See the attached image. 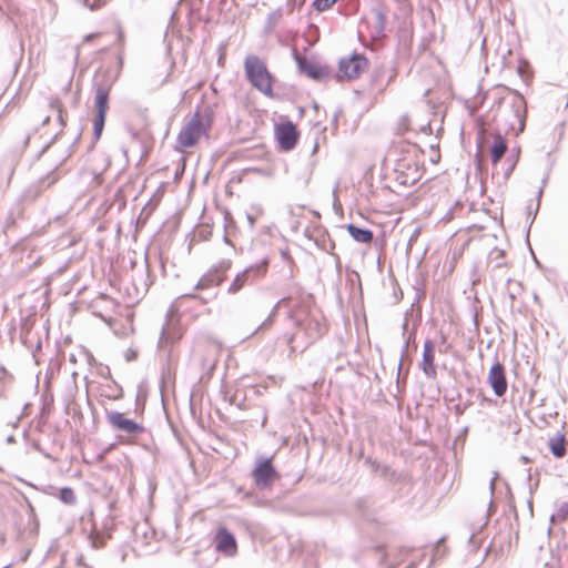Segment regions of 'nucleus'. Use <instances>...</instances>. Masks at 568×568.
<instances>
[{
  "instance_id": "obj_25",
  "label": "nucleus",
  "mask_w": 568,
  "mask_h": 568,
  "mask_svg": "<svg viewBox=\"0 0 568 568\" xmlns=\"http://www.w3.org/2000/svg\"><path fill=\"white\" fill-rule=\"evenodd\" d=\"M519 156H520V148L519 146L513 148L510 150L509 155L507 156V160H506L508 163V168L504 172L505 180L509 179V176L514 172V170L519 161Z\"/></svg>"
},
{
  "instance_id": "obj_59",
  "label": "nucleus",
  "mask_w": 568,
  "mask_h": 568,
  "mask_svg": "<svg viewBox=\"0 0 568 568\" xmlns=\"http://www.w3.org/2000/svg\"><path fill=\"white\" fill-rule=\"evenodd\" d=\"M498 473L495 471L494 473V477L490 479V483H489V490H490V494L494 495V491H495V480L497 479L498 477Z\"/></svg>"
},
{
  "instance_id": "obj_5",
  "label": "nucleus",
  "mask_w": 568,
  "mask_h": 568,
  "mask_svg": "<svg viewBox=\"0 0 568 568\" xmlns=\"http://www.w3.org/2000/svg\"><path fill=\"white\" fill-rule=\"evenodd\" d=\"M250 477L258 490L264 491L272 488L282 477L274 465V455H257L250 471Z\"/></svg>"
},
{
  "instance_id": "obj_10",
  "label": "nucleus",
  "mask_w": 568,
  "mask_h": 568,
  "mask_svg": "<svg viewBox=\"0 0 568 568\" xmlns=\"http://www.w3.org/2000/svg\"><path fill=\"white\" fill-rule=\"evenodd\" d=\"M274 138L278 151L290 152L300 140V131L291 120H285L274 124Z\"/></svg>"
},
{
  "instance_id": "obj_13",
  "label": "nucleus",
  "mask_w": 568,
  "mask_h": 568,
  "mask_svg": "<svg viewBox=\"0 0 568 568\" xmlns=\"http://www.w3.org/2000/svg\"><path fill=\"white\" fill-rule=\"evenodd\" d=\"M487 384L491 387L494 395L497 397H503L507 393L508 381L506 377V369L504 364L497 358L488 371Z\"/></svg>"
},
{
  "instance_id": "obj_57",
  "label": "nucleus",
  "mask_w": 568,
  "mask_h": 568,
  "mask_svg": "<svg viewBox=\"0 0 568 568\" xmlns=\"http://www.w3.org/2000/svg\"><path fill=\"white\" fill-rule=\"evenodd\" d=\"M283 301H285V298L280 300V301H278V302L273 306L272 311H271V312H270V314H268L270 316H272V317H274V318L276 317V315H277V313H278L280 304H281Z\"/></svg>"
},
{
  "instance_id": "obj_31",
  "label": "nucleus",
  "mask_w": 568,
  "mask_h": 568,
  "mask_svg": "<svg viewBox=\"0 0 568 568\" xmlns=\"http://www.w3.org/2000/svg\"><path fill=\"white\" fill-rule=\"evenodd\" d=\"M42 399H43V405L40 409V418L43 422H47L49 418V415H50V409H51V405L53 403V397L51 396L49 402H44V395H42Z\"/></svg>"
},
{
  "instance_id": "obj_8",
  "label": "nucleus",
  "mask_w": 568,
  "mask_h": 568,
  "mask_svg": "<svg viewBox=\"0 0 568 568\" xmlns=\"http://www.w3.org/2000/svg\"><path fill=\"white\" fill-rule=\"evenodd\" d=\"M233 262L231 258H222L213 264L194 285V291H205L220 286L226 278Z\"/></svg>"
},
{
  "instance_id": "obj_45",
  "label": "nucleus",
  "mask_w": 568,
  "mask_h": 568,
  "mask_svg": "<svg viewBox=\"0 0 568 568\" xmlns=\"http://www.w3.org/2000/svg\"><path fill=\"white\" fill-rule=\"evenodd\" d=\"M280 254H281V257H282L285 262H287V263H290V264H292V263H293V258H292L291 253H290V250H288L287 247L281 248V250H280Z\"/></svg>"
},
{
  "instance_id": "obj_64",
  "label": "nucleus",
  "mask_w": 568,
  "mask_h": 568,
  "mask_svg": "<svg viewBox=\"0 0 568 568\" xmlns=\"http://www.w3.org/2000/svg\"><path fill=\"white\" fill-rule=\"evenodd\" d=\"M116 37H118V41L120 43H123V41H124V32H123V30L121 28L118 29Z\"/></svg>"
},
{
  "instance_id": "obj_24",
  "label": "nucleus",
  "mask_w": 568,
  "mask_h": 568,
  "mask_svg": "<svg viewBox=\"0 0 568 568\" xmlns=\"http://www.w3.org/2000/svg\"><path fill=\"white\" fill-rule=\"evenodd\" d=\"M23 219H24V207H23L21 201H18L16 204H13L11 206V209L9 210V212L7 214L6 223H4V231L6 232L11 231L12 229H14L17 226L18 221L23 220Z\"/></svg>"
},
{
  "instance_id": "obj_21",
  "label": "nucleus",
  "mask_w": 568,
  "mask_h": 568,
  "mask_svg": "<svg viewBox=\"0 0 568 568\" xmlns=\"http://www.w3.org/2000/svg\"><path fill=\"white\" fill-rule=\"evenodd\" d=\"M547 446L550 454L555 458L559 459L565 457L568 449V440L566 434L562 432H557L548 439Z\"/></svg>"
},
{
  "instance_id": "obj_38",
  "label": "nucleus",
  "mask_w": 568,
  "mask_h": 568,
  "mask_svg": "<svg viewBox=\"0 0 568 568\" xmlns=\"http://www.w3.org/2000/svg\"><path fill=\"white\" fill-rule=\"evenodd\" d=\"M49 106L51 110L59 112V110H65L61 100L59 98H52L50 100Z\"/></svg>"
},
{
  "instance_id": "obj_28",
  "label": "nucleus",
  "mask_w": 568,
  "mask_h": 568,
  "mask_svg": "<svg viewBox=\"0 0 568 568\" xmlns=\"http://www.w3.org/2000/svg\"><path fill=\"white\" fill-rule=\"evenodd\" d=\"M305 236L310 240H313L314 241V244L322 251L324 252H329L328 248H327V242H328V235H322L320 237H313L308 231L305 232Z\"/></svg>"
},
{
  "instance_id": "obj_35",
  "label": "nucleus",
  "mask_w": 568,
  "mask_h": 568,
  "mask_svg": "<svg viewBox=\"0 0 568 568\" xmlns=\"http://www.w3.org/2000/svg\"><path fill=\"white\" fill-rule=\"evenodd\" d=\"M21 329V342L23 345H27V334L30 333V326L28 325V318H22L20 324Z\"/></svg>"
},
{
  "instance_id": "obj_62",
  "label": "nucleus",
  "mask_w": 568,
  "mask_h": 568,
  "mask_svg": "<svg viewBox=\"0 0 568 568\" xmlns=\"http://www.w3.org/2000/svg\"><path fill=\"white\" fill-rule=\"evenodd\" d=\"M419 234V227L415 229L414 233L408 240V246H412L413 242L416 241L417 236Z\"/></svg>"
},
{
  "instance_id": "obj_30",
  "label": "nucleus",
  "mask_w": 568,
  "mask_h": 568,
  "mask_svg": "<svg viewBox=\"0 0 568 568\" xmlns=\"http://www.w3.org/2000/svg\"><path fill=\"white\" fill-rule=\"evenodd\" d=\"M216 295H217L216 293H211L209 296H203V295H200L196 293H187V294H183V295L179 296V298L180 300H182V298L197 300L202 304H206L209 301L215 298Z\"/></svg>"
},
{
  "instance_id": "obj_55",
  "label": "nucleus",
  "mask_w": 568,
  "mask_h": 568,
  "mask_svg": "<svg viewBox=\"0 0 568 568\" xmlns=\"http://www.w3.org/2000/svg\"><path fill=\"white\" fill-rule=\"evenodd\" d=\"M468 430L469 428L467 426H465L460 432L459 434L457 435V437L455 438V444L457 443V440L462 439V440H465L467 434H468Z\"/></svg>"
},
{
  "instance_id": "obj_18",
  "label": "nucleus",
  "mask_w": 568,
  "mask_h": 568,
  "mask_svg": "<svg viewBox=\"0 0 568 568\" xmlns=\"http://www.w3.org/2000/svg\"><path fill=\"white\" fill-rule=\"evenodd\" d=\"M420 369L428 378H433L437 374L435 365V343L430 338L424 342Z\"/></svg>"
},
{
  "instance_id": "obj_51",
  "label": "nucleus",
  "mask_w": 568,
  "mask_h": 568,
  "mask_svg": "<svg viewBox=\"0 0 568 568\" xmlns=\"http://www.w3.org/2000/svg\"><path fill=\"white\" fill-rule=\"evenodd\" d=\"M410 315H406L405 314V318H404V323H403V326H402V335L403 337H405L407 339V337L409 336V334L407 335V331H408V318H409Z\"/></svg>"
},
{
  "instance_id": "obj_29",
  "label": "nucleus",
  "mask_w": 568,
  "mask_h": 568,
  "mask_svg": "<svg viewBox=\"0 0 568 568\" xmlns=\"http://www.w3.org/2000/svg\"><path fill=\"white\" fill-rule=\"evenodd\" d=\"M542 194H544V189L540 187L539 191L537 192V195H536V200H537V204H536V209L534 210V215L530 220V222L528 223V226L526 229V239L528 240L529 237V233H530V229L535 222V219L537 216V213L539 211V207H540V204H541V197H542Z\"/></svg>"
},
{
  "instance_id": "obj_27",
  "label": "nucleus",
  "mask_w": 568,
  "mask_h": 568,
  "mask_svg": "<svg viewBox=\"0 0 568 568\" xmlns=\"http://www.w3.org/2000/svg\"><path fill=\"white\" fill-rule=\"evenodd\" d=\"M281 18H282L281 9H276V10L270 12L267 14L265 26H264L265 32H267V33L272 32Z\"/></svg>"
},
{
  "instance_id": "obj_20",
  "label": "nucleus",
  "mask_w": 568,
  "mask_h": 568,
  "mask_svg": "<svg viewBox=\"0 0 568 568\" xmlns=\"http://www.w3.org/2000/svg\"><path fill=\"white\" fill-rule=\"evenodd\" d=\"M55 182L57 178L51 173L42 176L36 184H32L24 191L22 195L23 200L34 201L45 189L50 187Z\"/></svg>"
},
{
  "instance_id": "obj_22",
  "label": "nucleus",
  "mask_w": 568,
  "mask_h": 568,
  "mask_svg": "<svg viewBox=\"0 0 568 568\" xmlns=\"http://www.w3.org/2000/svg\"><path fill=\"white\" fill-rule=\"evenodd\" d=\"M344 227L349 234V236L357 243L368 244L374 239V233L368 227H363L354 223H348L344 225Z\"/></svg>"
},
{
  "instance_id": "obj_36",
  "label": "nucleus",
  "mask_w": 568,
  "mask_h": 568,
  "mask_svg": "<svg viewBox=\"0 0 568 568\" xmlns=\"http://www.w3.org/2000/svg\"><path fill=\"white\" fill-rule=\"evenodd\" d=\"M158 203H159V201L153 203L152 200H150L145 204V206L142 209L141 215L145 214L146 215L145 219L149 217L152 214V212L155 210Z\"/></svg>"
},
{
  "instance_id": "obj_16",
  "label": "nucleus",
  "mask_w": 568,
  "mask_h": 568,
  "mask_svg": "<svg viewBox=\"0 0 568 568\" xmlns=\"http://www.w3.org/2000/svg\"><path fill=\"white\" fill-rule=\"evenodd\" d=\"M295 324L304 329L308 339L307 345L315 343L327 333L326 325L320 318L313 316H308L305 321L296 320Z\"/></svg>"
},
{
  "instance_id": "obj_46",
  "label": "nucleus",
  "mask_w": 568,
  "mask_h": 568,
  "mask_svg": "<svg viewBox=\"0 0 568 568\" xmlns=\"http://www.w3.org/2000/svg\"><path fill=\"white\" fill-rule=\"evenodd\" d=\"M58 122L61 125V128H64L67 125V110H59Z\"/></svg>"
},
{
  "instance_id": "obj_44",
  "label": "nucleus",
  "mask_w": 568,
  "mask_h": 568,
  "mask_svg": "<svg viewBox=\"0 0 568 568\" xmlns=\"http://www.w3.org/2000/svg\"><path fill=\"white\" fill-rule=\"evenodd\" d=\"M376 551L383 552L381 564L383 566H387V554L385 552V545L381 544L375 547Z\"/></svg>"
},
{
  "instance_id": "obj_3",
  "label": "nucleus",
  "mask_w": 568,
  "mask_h": 568,
  "mask_svg": "<svg viewBox=\"0 0 568 568\" xmlns=\"http://www.w3.org/2000/svg\"><path fill=\"white\" fill-rule=\"evenodd\" d=\"M244 74L252 88L267 98H274L276 77L268 70L267 64L258 55L248 54L244 60Z\"/></svg>"
},
{
  "instance_id": "obj_2",
  "label": "nucleus",
  "mask_w": 568,
  "mask_h": 568,
  "mask_svg": "<svg viewBox=\"0 0 568 568\" xmlns=\"http://www.w3.org/2000/svg\"><path fill=\"white\" fill-rule=\"evenodd\" d=\"M505 90L507 93L496 97L491 106L495 130L518 136L526 128L527 103L517 90L508 88H505Z\"/></svg>"
},
{
  "instance_id": "obj_15",
  "label": "nucleus",
  "mask_w": 568,
  "mask_h": 568,
  "mask_svg": "<svg viewBox=\"0 0 568 568\" xmlns=\"http://www.w3.org/2000/svg\"><path fill=\"white\" fill-rule=\"evenodd\" d=\"M189 122H195L194 130L200 135L206 136L214 123V111L212 106L205 105L204 108L196 106L192 118Z\"/></svg>"
},
{
  "instance_id": "obj_58",
  "label": "nucleus",
  "mask_w": 568,
  "mask_h": 568,
  "mask_svg": "<svg viewBox=\"0 0 568 568\" xmlns=\"http://www.w3.org/2000/svg\"><path fill=\"white\" fill-rule=\"evenodd\" d=\"M81 135H82V129H80V131L78 132L77 136L74 138V141L72 142V144L70 145V153L73 152L75 145L79 143L80 139H81Z\"/></svg>"
},
{
  "instance_id": "obj_33",
  "label": "nucleus",
  "mask_w": 568,
  "mask_h": 568,
  "mask_svg": "<svg viewBox=\"0 0 568 568\" xmlns=\"http://www.w3.org/2000/svg\"><path fill=\"white\" fill-rule=\"evenodd\" d=\"M406 479H407V476L405 474L399 473V471L393 469L389 473V475H388L386 480H388L390 483L397 484V483H404Z\"/></svg>"
},
{
  "instance_id": "obj_37",
  "label": "nucleus",
  "mask_w": 568,
  "mask_h": 568,
  "mask_svg": "<svg viewBox=\"0 0 568 568\" xmlns=\"http://www.w3.org/2000/svg\"><path fill=\"white\" fill-rule=\"evenodd\" d=\"M61 133H62V130H61V131H59L58 133H55V134L51 138V140H50L47 144H44V145L42 146V149L39 151V156H40V155H42L43 153H45V152L50 149V146H51L53 143H55V141L59 139V136L61 135Z\"/></svg>"
},
{
  "instance_id": "obj_17",
  "label": "nucleus",
  "mask_w": 568,
  "mask_h": 568,
  "mask_svg": "<svg viewBox=\"0 0 568 568\" xmlns=\"http://www.w3.org/2000/svg\"><path fill=\"white\" fill-rule=\"evenodd\" d=\"M195 122H187L179 132L174 150L178 152L194 146L202 135L194 130Z\"/></svg>"
},
{
  "instance_id": "obj_4",
  "label": "nucleus",
  "mask_w": 568,
  "mask_h": 568,
  "mask_svg": "<svg viewBox=\"0 0 568 568\" xmlns=\"http://www.w3.org/2000/svg\"><path fill=\"white\" fill-rule=\"evenodd\" d=\"M172 308L173 307L171 306L166 313L165 323L162 326L158 342V348H163L166 351V363L161 368L162 382L171 374L170 362L172 357V347L178 344L183 336V328L180 321L171 315Z\"/></svg>"
},
{
  "instance_id": "obj_1",
  "label": "nucleus",
  "mask_w": 568,
  "mask_h": 568,
  "mask_svg": "<svg viewBox=\"0 0 568 568\" xmlns=\"http://www.w3.org/2000/svg\"><path fill=\"white\" fill-rule=\"evenodd\" d=\"M119 70L114 73L111 68H99L92 78L93 97V118H92V141L88 145V152L93 151L95 144L101 139L106 114L110 108L111 90L123 67L122 54H118Z\"/></svg>"
},
{
  "instance_id": "obj_47",
  "label": "nucleus",
  "mask_w": 568,
  "mask_h": 568,
  "mask_svg": "<svg viewBox=\"0 0 568 568\" xmlns=\"http://www.w3.org/2000/svg\"><path fill=\"white\" fill-rule=\"evenodd\" d=\"M365 464L369 465L373 468V470H378L381 467L379 463L377 460L373 459L371 456H367L365 458Z\"/></svg>"
},
{
  "instance_id": "obj_12",
  "label": "nucleus",
  "mask_w": 568,
  "mask_h": 568,
  "mask_svg": "<svg viewBox=\"0 0 568 568\" xmlns=\"http://www.w3.org/2000/svg\"><path fill=\"white\" fill-rule=\"evenodd\" d=\"M215 550L224 557H234L237 554L235 535L225 526H220L213 538Z\"/></svg>"
},
{
  "instance_id": "obj_23",
  "label": "nucleus",
  "mask_w": 568,
  "mask_h": 568,
  "mask_svg": "<svg viewBox=\"0 0 568 568\" xmlns=\"http://www.w3.org/2000/svg\"><path fill=\"white\" fill-rule=\"evenodd\" d=\"M372 13L375 17V24L371 37L373 40H377L385 37L387 19L381 6L373 7Z\"/></svg>"
},
{
  "instance_id": "obj_41",
  "label": "nucleus",
  "mask_w": 568,
  "mask_h": 568,
  "mask_svg": "<svg viewBox=\"0 0 568 568\" xmlns=\"http://www.w3.org/2000/svg\"><path fill=\"white\" fill-rule=\"evenodd\" d=\"M138 356H139V352L133 348H128L124 354V358L126 362H133L138 358Z\"/></svg>"
},
{
  "instance_id": "obj_32",
  "label": "nucleus",
  "mask_w": 568,
  "mask_h": 568,
  "mask_svg": "<svg viewBox=\"0 0 568 568\" xmlns=\"http://www.w3.org/2000/svg\"><path fill=\"white\" fill-rule=\"evenodd\" d=\"M368 504H369L368 497H362V498L357 499V501L355 504L357 511L365 518H368V516L366 515V509L368 507Z\"/></svg>"
},
{
  "instance_id": "obj_7",
  "label": "nucleus",
  "mask_w": 568,
  "mask_h": 568,
  "mask_svg": "<svg viewBox=\"0 0 568 568\" xmlns=\"http://www.w3.org/2000/svg\"><path fill=\"white\" fill-rule=\"evenodd\" d=\"M368 59L364 53L354 51L349 55L339 59L338 73L334 78L337 82H341L342 79H358L368 68Z\"/></svg>"
},
{
  "instance_id": "obj_60",
  "label": "nucleus",
  "mask_w": 568,
  "mask_h": 568,
  "mask_svg": "<svg viewBox=\"0 0 568 568\" xmlns=\"http://www.w3.org/2000/svg\"><path fill=\"white\" fill-rule=\"evenodd\" d=\"M517 286H518V291H517V292H514V291H509V292H508V296H509V298H510L511 303L516 300L517 294H518V293L520 292V290H521V285H520L519 283L517 284Z\"/></svg>"
},
{
  "instance_id": "obj_56",
  "label": "nucleus",
  "mask_w": 568,
  "mask_h": 568,
  "mask_svg": "<svg viewBox=\"0 0 568 568\" xmlns=\"http://www.w3.org/2000/svg\"><path fill=\"white\" fill-rule=\"evenodd\" d=\"M246 220H247V224H248L250 230L251 231L254 230L255 221H256L255 216L253 214H251V213H246Z\"/></svg>"
},
{
  "instance_id": "obj_6",
  "label": "nucleus",
  "mask_w": 568,
  "mask_h": 568,
  "mask_svg": "<svg viewBox=\"0 0 568 568\" xmlns=\"http://www.w3.org/2000/svg\"><path fill=\"white\" fill-rule=\"evenodd\" d=\"M271 258L268 255L262 256L257 262L247 265L243 271L239 272L229 287L226 293L235 295L240 293L246 285H252L256 281L265 277L268 272Z\"/></svg>"
},
{
  "instance_id": "obj_39",
  "label": "nucleus",
  "mask_w": 568,
  "mask_h": 568,
  "mask_svg": "<svg viewBox=\"0 0 568 568\" xmlns=\"http://www.w3.org/2000/svg\"><path fill=\"white\" fill-rule=\"evenodd\" d=\"M84 4L93 11L103 7L105 4V0H93L91 3H88V0H84Z\"/></svg>"
},
{
  "instance_id": "obj_49",
  "label": "nucleus",
  "mask_w": 568,
  "mask_h": 568,
  "mask_svg": "<svg viewBox=\"0 0 568 568\" xmlns=\"http://www.w3.org/2000/svg\"><path fill=\"white\" fill-rule=\"evenodd\" d=\"M224 221H225L224 229L229 227L231 224L232 225L235 224L233 216L229 211H225V213H224Z\"/></svg>"
},
{
  "instance_id": "obj_50",
  "label": "nucleus",
  "mask_w": 568,
  "mask_h": 568,
  "mask_svg": "<svg viewBox=\"0 0 568 568\" xmlns=\"http://www.w3.org/2000/svg\"><path fill=\"white\" fill-rule=\"evenodd\" d=\"M343 110L342 108H338L334 114H333V118H332V124L334 125L335 129L338 128V119H339V115L342 114Z\"/></svg>"
},
{
  "instance_id": "obj_34",
  "label": "nucleus",
  "mask_w": 568,
  "mask_h": 568,
  "mask_svg": "<svg viewBox=\"0 0 568 568\" xmlns=\"http://www.w3.org/2000/svg\"><path fill=\"white\" fill-rule=\"evenodd\" d=\"M332 0H314L313 7L317 12H324L332 7Z\"/></svg>"
},
{
  "instance_id": "obj_9",
  "label": "nucleus",
  "mask_w": 568,
  "mask_h": 568,
  "mask_svg": "<svg viewBox=\"0 0 568 568\" xmlns=\"http://www.w3.org/2000/svg\"><path fill=\"white\" fill-rule=\"evenodd\" d=\"M105 419L113 430L124 433L128 436L138 437L145 432L143 424L118 410L106 409Z\"/></svg>"
},
{
  "instance_id": "obj_11",
  "label": "nucleus",
  "mask_w": 568,
  "mask_h": 568,
  "mask_svg": "<svg viewBox=\"0 0 568 568\" xmlns=\"http://www.w3.org/2000/svg\"><path fill=\"white\" fill-rule=\"evenodd\" d=\"M292 58L296 63L298 72L313 81L322 82L331 73V68L328 65L320 64L307 57H303L296 50L292 51Z\"/></svg>"
},
{
  "instance_id": "obj_48",
  "label": "nucleus",
  "mask_w": 568,
  "mask_h": 568,
  "mask_svg": "<svg viewBox=\"0 0 568 568\" xmlns=\"http://www.w3.org/2000/svg\"><path fill=\"white\" fill-rule=\"evenodd\" d=\"M182 161H184V159H182ZM184 170H185V164L184 162H182V165L179 166L174 173V181L178 182L184 174Z\"/></svg>"
},
{
  "instance_id": "obj_40",
  "label": "nucleus",
  "mask_w": 568,
  "mask_h": 568,
  "mask_svg": "<svg viewBox=\"0 0 568 568\" xmlns=\"http://www.w3.org/2000/svg\"><path fill=\"white\" fill-rule=\"evenodd\" d=\"M327 248L329 251L328 253L335 257L336 267H339V265H341L339 256L337 254L333 253V250L335 248V242L333 240H331L329 237H328V242H327Z\"/></svg>"
},
{
  "instance_id": "obj_53",
  "label": "nucleus",
  "mask_w": 568,
  "mask_h": 568,
  "mask_svg": "<svg viewBox=\"0 0 568 568\" xmlns=\"http://www.w3.org/2000/svg\"><path fill=\"white\" fill-rule=\"evenodd\" d=\"M454 413L457 415V416H462L465 414L466 412V406H463L460 404H456L454 407Z\"/></svg>"
},
{
  "instance_id": "obj_61",
  "label": "nucleus",
  "mask_w": 568,
  "mask_h": 568,
  "mask_svg": "<svg viewBox=\"0 0 568 568\" xmlns=\"http://www.w3.org/2000/svg\"><path fill=\"white\" fill-rule=\"evenodd\" d=\"M337 189H338V184H336V186L334 187L333 190V194H334V202H333V207L336 210L337 206H341L339 202H338V199L336 196V192H337Z\"/></svg>"
},
{
  "instance_id": "obj_43",
  "label": "nucleus",
  "mask_w": 568,
  "mask_h": 568,
  "mask_svg": "<svg viewBox=\"0 0 568 568\" xmlns=\"http://www.w3.org/2000/svg\"><path fill=\"white\" fill-rule=\"evenodd\" d=\"M275 318L272 317V316H267L263 322L262 324L257 327L256 331H260V329H267L268 327H271L274 323Z\"/></svg>"
},
{
  "instance_id": "obj_63",
  "label": "nucleus",
  "mask_w": 568,
  "mask_h": 568,
  "mask_svg": "<svg viewBox=\"0 0 568 568\" xmlns=\"http://www.w3.org/2000/svg\"><path fill=\"white\" fill-rule=\"evenodd\" d=\"M226 48H227V42H222L219 44L217 47V53H224V55L226 54Z\"/></svg>"
},
{
  "instance_id": "obj_26",
  "label": "nucleus",
  "mask_w": 568,
  "mask_h": 568,
  "mask_svg": "<svg viewBox=\"0 0 568 568\" xmlns=\"http://www.w3.org/2000/svg\"><path fill=\"white\" fill-rule=\"evenodd\" d=\"M58 498L65 505H73L77 501L74 490L69 486L59 489Z\"/></svg>"
},
{
  "instance_id": "obj_42",
  "label": "nucleus",
  "mask_w": 568,
  "mask_h": 568,
  "mask_svg": "<svg viewBox=\"0 0 568 568\" xmlns=\"http://www.w3.org/2000/svg\"><path fill=\"white\" fill-rule=\"evenodd\" d=\"M558 517L560 520H566L568 517V503H562L558 509Z\"/></svg>"
},
{
  "instance_id": "obj_19",
  "label": "nucleus",
  "mask_w": 568,
  "mask_h": 568,
  "mask_svg": "<svg viewBox=\"0 0 568 568\" xmlns=\"http://www.w3.org/2000/svg\"><path fill=\"white\" fill-rule=\"evenodd\" d=\"M508 149V141L506 134L496 131L493 134V143L490 145V160L494 165H497Z\"/></svg>"
},
{
  "instance_id": "obj_14",
  "label": "nucleus",
  "mask_w": 568,
  "mask_h": 568,
  "mask_svg": "<svg viewBox=\"0 0 568 568\" xmlns=\"http://www.w3.org/2000/svg\"><path fill=\"white\" fill-rule=\"evenodd\" d=\"M424 297H425V291L416 288L415 297L410 305V308L406 311V315H413V312L416 308V317L413 322V331L409 333V336L407 337V339H405V344L403 345L402 351H400L398 373L400 372V368L403 366L404 356L408 349V345L412 339H415L417 327L419 326V324L422 322V306L419 303Z\"/></svg>"
},
{
  "instance_id": "obj_54",
  "label": "nucleus",
  "mask_w": 568,
  "mask_h": 568,
  "mask_svg": "<svg viewBox=\"0 0 568 568\" xmlns=\"http://www.w3.org/2000/svg\"><path fill=\"white\" fill-rule=\"evenodd\" d=\"M381 470V476L384 477L385 479H387L389 473L393 470L389 466L387 465H384V466H381L379 469Z\"/></svg>"
},
{
  "instance_id": "obj_52",
  "label": "nucleus",
  "mask_w": 568,
  "mask_h": 568,
  "mask_svg": "<svg viewBox=\"0 0 568 568\" xmlns=\"http://www.w3.org/2000/svg\"><path fill=\"white\" fill-rule=\"evenodd\" d=\"M100 376L104 379H111L113 383H115L112 379L109 366H104V368L100 372Z\"/></svg>"
}]
</instances>
